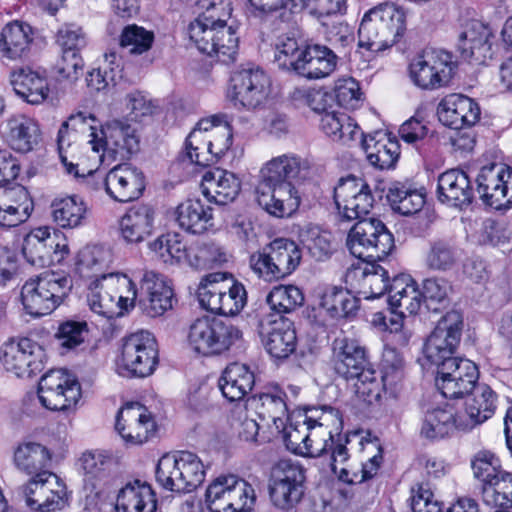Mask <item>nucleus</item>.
I'll list each match as a JSON object with an SVG mask.
<instances>
[{"mask_svg":"<svg viewBox=\"0 0 512 512\" xmlns=\"http://www.w3.org/2000/svg\"><path fill=\"white\" fill-rule=\"evenodd\" d=\"M31 28L18 21L7 24L0 34V52L3 58L20 59L29 50Z\"/></svg>","mask_w":512,"mask_h":512,"instance_id":"nucleus-45","label":"nucleus"},{"mask_svg":"<svg viewBox=\"0 0 512 512\" xmlns=\"http://www.w3.org/2000/svg\"><path fill=\"white\" fill-rule=\"evenodd\" d=\"M231 87L235 106L254 109L267 98L270 79L259 67L244 68L232 75Z\"/></svg>","mask_w":512,"mask_h":512,"instance_id":"nucleus-21","label":"nucleus"},{"mask_svg":"<svg viewBox=\"0 0 512 512\" xmlns=\"http://www.w3.org/2000/svg\"><path fill=\"white\" fill-rule=\"evenodd\" d=\"M452 291L451 283L440 277L424 279L420 289L423 303L433 312H439L449 306Z\"/></svg>","mask_w":512,"mask_h":512,"instance_id":"nucleus-52","label":"nucleus"},{"mask_svg":"<svg viewBox=\"0 0 512 512\" xmlns=\"http://www.w3.org/2000/svg\"><path fill=\"white\" fill-rule=\"evenodd\" d=\"M51 207L54 221L62 228H76L82 225L87 212L85 202L77 195L56 199Z\"/></svg>","mask_w":512,"mask_h":512,"instance_id":"nucleus-49","label":"nucleus"},{"mask_svg":"<svg viewBox=\"0 0 512 512\" xmlns=\"http://www.w3.org/2000/svg\"><path fill=\"white\" fill-rule=\"evenodd\" d=\"M297 74L310 80L330 76L337 68L339 57L328 46L308 43L302 49Z\"/></svg>","mask_w":512,"mask_h":512,"instance_id":"nucleus-30","label":"nucleus"},{"mask_svg":"<svg viewBox=\"0 0 512 512\" xmlns=\"http://www.w3.org/2000/svg\"><path fill=\"white\" fill-rule=\"evenodd\" d=\"M52 454L49 449L37 442L20 443L14 451V464L21 472L37 476L50 472Z\"/></svg>","mask_w":512,"mask_h":512,"instance_id":"nucleus-42","label":"nucleus"},{"mask_svg":"<svg viewBox=\"0 0 512 512\" xmlns=\"http://www.w3.org/2000/svg\"><path fill=\"white\" fill-rule=\"evenodd\" d=\"M187 339L197 354L221 355L242 339V331L229 322L206 316L192 322Z\"/></svg>","mask_w":512,"mask_h":512,"instance_id":"nucleus-7","label":"nucleus"},{"mask_svg":"<svg viewBox=\"0 0 512 512\" xmlns=\"http://www.w3.org/2000/svg\"><path fill=\"white\" fill-rule=\"evenodd\" d=\"M157 362V344L150 332L141 330L124 338L119 374L143 378L153 373Z\"/></svg>","mask_w":512,"mask_h":512,"instance_id":"nucleus-10","label":"nucleus"},{"mask_svg":"<svg viewBox=\"0 0 512 512\" xmlns=\"http://www.w3.org/2000/svg\"><path fill=\"white\" fill-rule=\"evenodd\" d=\"M84 61L78 52H63L53 67L57 82L74 85L83 74Z\"/></svg>","mask_w":512,"mask_h":512,"instance_id":"nucleus-59","label":"nucleus"},{"mask_svg":"<svg viewBox=\"0 0 512 512\" xmlns=\"http://www.w3.org/2000/svg\"><path fill=\"white\" fill-rule=\"evenodd\" d=\"M0 197L7 205H12V208L20 212L21 219L25 222L28 220L34 209V203L25 186L17 183L0 186Z\"/></svg>","mask_w":512,"mask_h":512,"instance_id":"nucleus-61","label":"nucleus"},{"mask_svg":"<svg viewBox=\"0 0 512 512\" xmlns=\"http://www.w3.org/2000/svg\"><path fill=\"white\" fill-rule=\"evenodd\" d=\"M154 42V33L136 24L126 25L120 34L119 45L131 56H139L148 52Z\"/></svg>","mask_w":512,"mask_h":512,"instance_id":"nucleus-55","label":"nucleus"},{"mask_svg":"<svg viewBox=\"0 0 512 512\" xmlns=\"http://www.w3.org/2000/svg\"><path fill=\"white\" fill-rule=\"evenodd\" d=\"M59 232L49 227H38L30 231L24 238L22 253L33 266L45 267L60 262L68 253V246L59 242Z\"/></svg>","mask_w":512,"mask_h":512,"instance_id":"nucleus-20","label":"nucleus"},{"mask_svg":"<svg viewBox=\"0 0 512 512\" xmlns=\"http://www.w3.org/2000/svg\"><path fill=\"white\" fill-rule=\"evenodd\" d=\"M122 77V67L116 53L105 54L104 65L92 69L87 73V86L94 91L100 92L114 86L118 79Z\"/></svg>","mask_w":512,"mask_h":512,"instance_id":"nucleus-53","label":"nucleus"},{"mask_svg":"<svg viewBox=\"0 0 512 512\" xmlns=\"http://www.w3.org/2000/svg\"><path fill=\"white\" fill-rule=\"evenodd\" d=\"M389 273L379 264L370 263L358 278V293L365 299H376L383 296L389 287Z\"/></svg>","mask_w":512,"mask_h":512,"instance_id":"nucleus-51","label":"nucleus"},{"mask_svg":"<svg viewBox=\"0 0 512 512\" xmlns=\"http://www.w3.org/2000/svg\"><path fill=\"white\" fill-rule=\"evenodd\" d=\"M363 148L369 163L380 170L394 167L400 155L398 142L383 130L365 136Z\"/></svg>","mask_w":512,"mask_h":512,"instance_id":"nucleus-37","label":"nucleus"},{"mask_svg":"<svg viewBox=\"0 0 512 512\" xmlns=\"http://www.w3.org/2000/svg\"><path fill=\"white\" fill-rule=\"evenodd\" d=\"M302 49L293 37H280L275 45V61L279 67L293 69L297 73L298 62L302 58Z\"/></svg>","mask_w":512,"mask_h":512,"instance_id":"nucleus-64","label":"nucleus"},{"mask_svg":"<svg viewBox=\"0 0 512 512\" xmlns=\"http://www.w3.org/2000/svg\"><path fill=\"white\" fill-rule=\"evenodd\" d=\"M456 430H471V425L451 404L433 408L425 413L421 427V435L425 438L441 439Z\"/></svg>","mask_w":512,"mask_h":512,"instance_id":"nucleus-28","label":"nucleus"},{"mask_svg":"<svg viewBox=\"0 0 512 512\" xmlns=\"http://www.w3.org/2000/svg\"><path fill=\"white\" fill-rule=\"evenodd\" d=\"M155 477L157 483L168 491L189 493L204 481L205 471L195 454L181 451L162 456L156 466Z\"/></svg>","mask_w":512,"mask_h":512,"instance_id":"nucleus-6","label":"nucleus"},{"mask_svg":"<svg viewBox=\"0 0 512 512\" xmlns=\"http://www.w3.org/2000/svg\"><path fill=\"white\" fill-rule=\"evenodd\" d=\"M305 469L298 462L280 460L271 471L269 493L273 504L283 510L293 508L304 495Z\"/></svg>","mask_w":512,"mask_h":512,"instance_id":"nucleus-13","label":"nucleus"},{"mask_svg":"<svg viewBox=\"0 0 512 512\" xmlns=\"http://www.w3.org/2000/svg\"><path fill=\"white\" fill-rule=\"evenodd\" d=\"M484 502L494 508L508 509L512 507V474L503 472L491 485L484 486Z\"/></svg>","mask_w":512,"mask_h":512,"instance_id":"nucleus-58","label":"nucleus"},{"mask_svg":"<svg viewBox=\"0 0 512 512\" xmlns=\"http://www.w3.org/2000/svg\"><path fill=\"white\" fill-rule=\"evenodd\" d=\"M88 121L95 122V117L92 114L78 112L76 114L71 115L65 122H63L58 131L57 143L60 159L66 167L67 173L73 174L75 177L79 176L77 165H74L71 162H67V158L63 154L65 147L70 146V141L69 139H66V137L69 136L70 130L73 132L83 133L86 132L87 130L91 132H96L94 126L88 123ZM91 134L92 133H90V135Z\"/></svg>","mask_w":512,"mask_h":512,"instance_id":"nucleus-50","label":"nucleus"},{"mask_svg":"<svg viewBox=\"0 0 512 512\" xmlns=\"http://www.w3.org/2000/svg\"><path fill=\"white\" fill-rule=\"evenodd\" d=\"M155 212L149 205L139 204L128 209L120 221L122 239L128 244L145 241L152 233Z\"/></svg>","mask_w":512,"mask_h":512,"instance_id":"nucleus-36","label":"nucleus"},{"mask_svg":"<svg viewBox=\"0 0 512 512\" xmlns=\"http://www.w3.org/2000/svg\"><path fill=\"white\" fill-rule=\"evenodd\" d=\"M302 251L289 238H276L249 257V267L265 282H279L289 277L300 265Z\"/></svg>","mask_w":512,"mask_h":512,"instance_id":"nucleus-5","label":"nucleus"},{"mask_svg":"<svg viewBox=\"0 0 512 512\" xmlns=\"http://www.w3.org/2000/svg\"><path fill=\"white\" fill-rule=\"evenodd\" d=\"M101 136L92 132L89 144L95 152L102 151L101 161L105 158L116 161L129 159L139 150V139L135 129L127 122L112 120L102 126Z\"/></svg>","mask_w":512,"mask_h":512,"instance_id":"nucleus-12","label":"nucleus"},{"mask_svg":"<svg viewBox=\"0 0 512 512\" xmlns=\"http://www.w3.org/2000/svg\"><path fill=\"white\" fill-rule=\"evenodd\" d=\"M462 330L463 316L459 311L451 310L442 316L425 342L427 360L437 366L455 359L453 355L460 343Z\"/></svg>","mask_w":512,"mask_h":512,"instance_id":"nucleus-14","label":"nucleus"},{"mask_svg":"<svg viewBox=\"0 0 512 512\" xmlns=\"http://www.w3.org/2000/svg\"><path fill=\"white\" fill-rule=\"evenodd\" d=\"M437 115L443 125L460 130L464 127H471L479 120L480 108L468 96L451 94L439 103Z\"/></svg>","mask_w":512,"mask_h":512,"instance_id":"nucleus-27","label":"nucleus"},{"mask_svg":"<svg viewBox=\"0 0 512 512\" xmlns=\"http://www.w3.org/2000/svg\"><path fill=\"white\" fill-rule=\"evenodd\" d=\"M347 247L351 254L367 262L382 260L395 248L393 234L374 217L360 219L349 230Z\"/></svg>","mask_w":512,"mask_h":512,"instance_id":"nucleus-8","label":"nucleus"},{"mask_svg":"<svg viewBox=\"0 0 512 512\" xmlns=\"http://www.w3.org/2000/svg\"><path fill=\"white\" fill-rule=\"evenodd\" d=\"M308 431L304 436L305 443L301 446L302 456L317 458L328 455L329 465L332 471L337 474V464H343L349 458L346 444L342 442L341 438H338L336 442L331 431L326 429H319L315 432Z\"/></svg>","mask_w":512,"mask_h":512,"instance_id":"nucleus-29","label":"nucleus"},{"mask_svg":"<svg viewBox=\"0 0 512 512\" xmlns=\"http://www.w3.org/2000/svg\"><path fill=\"white\" fill-rule=\"evenodd\" d=\"M155 427L151 414L139 402L127 403L116 416L115 429L132 444L146 442L154 434Z\"/></svg>","mask_w":512,"mask_h":512,"instance_id":"nucleus-25","label":"nucleus"},{"mask_svg":"<svg viewBox=\"0 0 512 512\" xmlns=\"http://www.w3.org/2000/svg\"><path fill=\"white\" fill-rule=\"evenodd\" d=\"M437 194L442 203L462 208L472 203L475 190L466 172L450 169L439 175Z\"/></svg>","mask_w":512,"mask_h":512,"instance_id":"nucleus-31","label":"nucleus"},{"mask_svg":"<svg viewBox=\"0 0 512 512\" xmlns=\"http://www.w3.org/2000/svg\"><path fill=\"white\" fill-rule=\"evenodd\" d=\"M469 394L470 397L465 403V414L463 415L472 429L493 416L497 395L484 383H477Z\"/></svg>","mask_w":512,"mask_h":512,"instance_id":"nucleus-44","label":"nucleus"},{"mask_svg":"<svg viewBox=\"0 0 512 512\" xmlns=\"http://www.w3.org/2000/svg\"><path fill=\"white\" fill-rule=\"evenodd\" d=\"M17 494L31 511L54 512L64 505L67 488L56 474L44 472L21 485Z\"/></svg>","mask_w":512,"mask_h":512,"instance_id":"nucleus-11","label":"nucleus"},{"mask_svg":"<svg viewBox=\"0 0 512 512\" xmlns=\"http://www.w3.org/2000/svg\"><path fill=\"white\" fill-rule=\"evenodd\" d=\"M0 361L7 372L17 377H32L44 367V351L29 338L5 343L0 350Z\"/></svg>","mask_w":512,"mask_h":512,"instance_id":"nucleus-19","label":"nucleus"},{"mask_svg":"<svg viewBox=\"0 0 512 512\" xmlns=\"http://www.w3.org/2000/svg\"><path fill=\"white\" fill-rule=\"evenodd\" d=\"M72 288L73 279L68 274L45 271L25 281L21 288V301L31 316H46L66 300Z\"/></svg>","mask_w":512,"mask_h":512,"instance_id":"nucleus-3","label":"nucleus"},{"mask_svg":"<svg viewBox=\"0 0 512 512\" xmlns=\"http://www.w3.org/2000/svg\"><path fill=\"white\" fill-rule=\"evenodd\" d=\"M10 82L16 94L28 103L39 104L48 96L49 89L45 77L29 67L12 71Z\"/></svg>","mask_w":512,"mask_h":512,"instance_id":"nucleus-43","label":"nucleus"},{"mask_svg":"<svg viewBox=\"0 0 512 512\" xmlns=\"http://www.w3.org/2000/svg\"><path fill=\"white\" fill-rule=\"evenodd\" d=\"M308 163L295 154H283L271 159L261 169V178L268 185H293L292 181L305 176Z\"/></svg>","mask_w":512,"mask_h":512,"instance_id":"nucleus-35","label":"nucleus"},{"mask_svg":"<svg viewBox=\"0 0 512 512\" xmlns=\"http://www.w3.org/2000/svg\"><path fill=\"white\" fill-rule=\"evenodd\" d=\"M300 196L294 185H268L261 180L257 188V203L276 218L292 216L300 206Z\"/></svg>","mask_w":512,"mask_h":512,"instance_id":"nucleus-26","label":"nucleus"},{"mask_svg":"<svg viewBox=\"0 0 512 512\" xmlns=\"http://www.w3.org/2000/svg\"><path fill=\"white\" fill-rule=\"evenodd\" d=\"M221 21L220 18L216 19L213 14H209L199 16L189 25V38L200 52L214 56L215 44L224 36L228 38L226 50L233 49L234 40L225 34L228 32L227 29L219 30Z\"/></svg>","mask_w":512,"mask_h":512,"instance_id":"nucleus-34","label":"nucleus"},{"mask_svg":"<svg viewBox=\"0 0 512 512\" xmlns=\"http://www.w3.org/2000/svg\"><path fill=\"white\" fill-rule=\"evenodd\" d=\"M491 29L478 20L468 21L458 36L457 48L461 57L473 64L482 65L493 56Z\"/></svg>","mask_w":512,"mask_h":512,"instance_id":"nucleus-24","label":"nucleus"},{"mask_svg":"<svg viewBox=\"0 0 512 512\" xmlns=\"http://www.w3.org/2000/svg\"><path fill=\"white\" fill-rule=\"evenodd\" d=\"M175 216L179 227L191 234H202L213 226L212 208L199 199L180 203Z\"/></svg>","mask_w":512,"mask_h":512,"instance_id":"nucleus-41","label":"nucleus"},{"mask_svg":"<svg viewBox=\"0 0 512 512\" xmlns=\"http://www.w3.org/2000/svg\"><path fill=\"white\" fill-rule=\"evenodd\" d=\"M137 295L136 286L127 275L101 274L91 284L88 304L93 312L111 319L133 308Z\"/></svg>","mask_w":512,"mask_h":512,"instance_id":"nucleus-4","label":"nucleus"},{"mask_svg":"<svg viewBox=\"0 0 512 512\" xmlns=\"http://www.w3.org/2000/svg\"><path fill=\"white\" fill-rule=\"evenodd\" d=\"M175 301L172 287L161 274L145 271L140 280L138 305L142 313L155 318L173 308Z\"/></svg>","mask_w":512,"mask_h":512,"instance_id":"nucleus-22","label":"nucleus"},{"mask_svg":"<svg viewBox=\"0 0 512 512\" xmlns=\"http://www.w3.org/2000/svg\"><path fill=\"white\" fill-rule=\"evenodd\" d=\"M436 367L435 384L445 398L458 399L469 395L478 383V368L469 359L457 357Z\"/></svg>","mask_w":512,"mask_h":512,"instance_id":"nucleus-15","label":"nucleus"},{"mask_svg":"<svg viewBox=\"0 0 512 512\" xmlns=\"http://www.w3.org/2000/svg\"><path fill=\"white\" fill-rule=\"evenodd\" d=\"M247 303V292L243 284L230 279V283L225 280L223 285V295L220 315H237Z\"/></svg>","mask_w":512,"mask_h":512,"instance_id":"nucleus-62","label":"nucleus"},{"mask_svg":"<svg viewBox=\"0 0 512 512\" xmlns=\"http://www.w3.org/2000/svg\"><path fill=\"white\" fill-rule=\"evenodd\" d=\"M2 136L13 150L26 153L38 143L39 129L32 119L14 115L3 123Z\"/></svg>","mask_w":512,"mask_h":512,"instance_id":"nucleus-40","label":"nucleus"},{"mask_svg":"<svg viewBox=\"0 0 512 512\" xmlns=\"http://www.w3.org/2000/svg\"><path fill=\"white\" fill-rule=\"evenodd\" d=\"M450 53L441 50L424 51L410 64V76L415 85L434 90L447 85L453 74Z\"/></svg>","mask_w":512,"mask_h":512,"instance_id":"nucleus-16","label":"nucleus"},{"mask_svg":"<svg viewBox=\"0 0 512 512\" xmlns=\"http://www.w3.org/2000/svg\"><path fill=\"white\" fill-rule=\"evenodd\" d=\"M334 201L342 220L367 219L373 207L374 198L364 180L349 176L340 179L334 188Z\"/></svg>","mask_w":512,"mask_h":512,"instance_id":"nucleus-17","label":"nucleus"},{"mask_svg":"<svg viewBox=\"0 0 512 512\" xmlns=\"http://www.w3.org/2000/svg\"><path fill=\"white\" fill-rule=\"evenodd\" d=\"M255 500L253 487L233 474L215 478L205 493V502L211 512H250Z\"/></svg>","mask_w":512,"mask_h":512,"instance_id":"nucleus-9","label":"nucleus"},{"mask_svg":"<svg viewBox=\"0 0 512 512\" xmlns=\"http://www.w3.org/2000/svg\"><path fill=\"white\" fill-rule=\"evenodd\" d=\"M334 373L346 381H355V393L367 404L379 401L378 372L371 363L368 351L358 340L337 337L332 342L330 359Z\"/></svg>","mask_w":512,"mask_h":512,"instance_id":"nucleus-1","label":"nucleus"},{"mask_svg":"<svg viewBox=\"0 0 512 512\" xmlns=\"http://www.w3.org/2000/svg\"><path fill=\"white\" fill-rule=\"evenodd\" d=\"M253 400L257 401L259 415L271 419L275 424L277 421L282 423L283 417L288 414L287 395L278 385L266 387L263 392L254 395Z\"/></svg>","mask_w":512,"mask_h":512,"instance_id":"nucleus-48","label":"nucleus"},{"mask_svg":"<svg viewBox=\"0 0 512 512\" xmlns=\"http://www.w3.org/2000/svg\"><path fill=\"white\" fill-rule=\"evenodd\" d=\"M254 384V373L249 366L239 362L230 363L218 380L222 395L230 402L243 400Z\"/></svg>","mask_w":512,"mask_h":512,"instance_id":"nucleus-38","label":"nucleus"},{"mask_svg":"<svg viewBox=\"0 0 512 512\" xmlns=\"http://www.w3.org/2000/svg\"><path fill=\"white\" fill-rule=\"evenodd\" d=\"M271 310L282 315L295 311L304 303V294L295 285H277L266 296Z\"/></svg>","mask_w":512,"mask_h":512,"instance_id":"nucleus-54","label":"nucleus"},{"mask_svg":"<svg viewBox=\"0 0 512 512\" xmlns=\"http://www.w3.org/2000/svg\"><path fill=\"white\" fill-rule=\"evenodd\" d=\"M382 370L378 373L379 399L382 392L396 397L398 387L404 377V360L402 355L394 348H385L382 355Z\"/></svg>","mask_w":512,"mask_h":512,"instance_id":"nucleus-46","label":"nucleus"},{"mask_svg":"<svg viewBox=\"0 0 512 512\" xmlns=\"http://www.w3.org/2000/svg\"><path fill=\"white\" fill-rule=\"evenodd\" d=\"M475 191L490 207H509L512 205V168L497 163L482 167L476 178Z\"/></svg>","mask_w":512,"mask_h":512,"instance_id":"nucleus-18","label":"nucleus"},{"mask_svg":"<svg viewBox=\"0 0 512 512\" xmlns=\"http://www.w3.org/2000/svg\"><path fill=\"white\" fill-rule=\"evenodd\" d=\"M157 499L151 486L146 482H128L118 493L116 512H155Z\"/></svg>","mask_w":512,"mask_h":512,"instance_id":"nucleus-39","label":"nucleus"},{"mask_svg":"<svg viewBox=\"0 0 512 512\" xmlns=\"http://www.w3.org/2000/svg\"><path fill=\"white\" fill-rule=\"evenodd\" d=\"M458 261L457 248L444 239L434 240L426 255V265L434 271H449L453 269Z\"/></svg>","mask_w":512,"mask_h":512,"instance_id":"nucleus-57","label":"nucleus"},{"mask_svg":"<svg viewBox=\"0 0 512 512\" xmlns=\"http://www.w3.org/2000/svg\"><path fill=\"white\" fill-rule=\"evenodd\" d=\"M303 243L310 255L317 261H324L333 252L330 234L322 232L318 227H310L302 233Z\"/></svg>","mask_w":512,"mask_h":512,"instance_id":"nucleus-63","label":"nucleus"},{"mask_svg":"<svg viewBox=\"0 0 512 512\" xmlns=\"http://www.w3.org/2000/svg\"><path fill=\"white\" fill-rule=\"evenodd\" d=\"M471 468L474 477L482 483V489L504 472L500 469L499 459L488 450H480L473 456Z\"/></svg>","mask_w":512,"mask_h":512,"instance_id":"nucleus-60","label":"nucleus"},{"mask_svg":"<svg viewBox=\"0 0 512 512\" xmlns=\"http://www.w3.org/2000/svg\"><path fill=\"white\" fill-rule=\"evenodd\" d=\"M320 305L335 319L353 316L359 308V300L343 287L325 288Z\"/></svg>","mask_w":512,"mask_h":512,"instance_id":"nucleus-47","label":"nucleus"},{"mask_svg":"<svg viewBox=\"0 0 512 512\" xmlns=\"http://www.w3.org/2000/svg\"><path fill=\"white\" fill-rule=\"evenodd\" d=\"M201 190L209 202L227 205L238 196L241 182L234 173L215 168L203 175Z\"/></svg>","mask_w":512,"mask_h":512,"instance_id":"nucleus-32","label":"nucleus"},{"mask_svg":"<svg viewBox=\"0 0 512 512\" xmlns=\"http://www.w3.org/2000/svg\"><path fill=\"white\" fill-rule=\"evenodd\" d=\"M261 335L265 349L274 358H288L296 349L294 324L283 316L271 321L267 328L262 327Z\"/></svg>","mask_w":512,"mask_h":512,"instance_id":"nucleus-33","label":"nucleus"},{"mask_svg":"<svg viewBox=\"0 0 512 512\" xmlns=\"http://www.w3.org/2000/svg\"><path fill=\"white\" fill-rule=\"evenodd\" d=\"M99 178L107 194L118 202L136 200L145 190L144 173L129 164L116 165L105 177L99 176Z\"/></svg>","mask_w":512,"mask_h":512,"instance_id":"nucleus-23","label":"nucleus"},{"mask_svg":"<svg viewBox=\"0 0 512 512\" xmlns=\"http://www.w3.org/2000/svg\"><path fill=\"white\" fill-rule=\"evenodd\" d=\"M225 280L227 278L224 273H211L202 279L197 295L203 308L212 313L220 314Z\"/></svg>","mask_w":512,"mask_h":512,"instance_id":"nucleus-56","label":"nucleus"},{"mask_svg":"<svg viewBox=\"0 0 512 512\" xmlns=\"http://www.w3.org/2000/svg\"><path fill=\"white\" fill-rule=\"evenodd\" d=\"M406 16L391 3H381L369 9L358 29V47L377 53L392 47L404 35Z\"/></svg>","mask_w":512,"mask_h":512,"instance_id":"nucleus-2","label":"nucleus"}]
</instances>
